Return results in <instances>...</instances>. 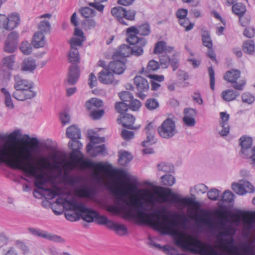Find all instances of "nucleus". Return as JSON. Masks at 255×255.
Instances as JSON below:
<instances>
[{"label":"nucleus","mask_w":255,"mask_h":255,"mask_svg":"<svg viewBox=\"0 0 255 255\" xmlns=\"http://www.w3.org/2000/svg\"><path fill=\"white\" fill-rule=\"evenodd\" d=\"M216 212L221 217V219L214 221L210 212L202 210L196 222L201 226L207 227L213 234L219 232L216 238L220 242V251L195 236L180 231L177 229V226L179 224L178 221L169 220L168 216L165 215L161 218L158 211L149 212V226L162 235L170 236L177 247L193 254L201 255H255L254 242H246L242 244L240 246L242 252L240 251L239 248L234 244L233 237L236 233L235 229L231 225H226L228 219L226 213L220 210H217Z\"/></svg>","instance_id":"obj_1"},{"label":"nucleus","mask_w":255,"mask_h":255,"mask_svg":"<svg viewBox=\"0 0 255 255\" xmlns=\"http://www.w3.org/2000/svg\"><path fill=\"white\" fill-rule=\"evenodd\" d=\"M3 149L2 163L12 168L22 170L27 177L34 178V184L37 189L34 190L33 195L36 198H45V194L43 192L46 190H52L56 188L66 189L57 186H54L51 188H45L44 187L47 182L45 171L56 169L59 175H61L62 162H56L52 165L47 158L42 157L39 159L40 162L37 165H35L29 163L32 159V153L26 147L18 148L12 144L6 143L3 146Z\"/></svg>","instance_id":"obj_2"},{"label":"nucleus","mask_w":255,"mask_h":255,"mask_svg":"<svg viewBox=\"0 0 255 255\" xmlns=\"http://www.w3.org/2000/svg\"><path fill=\"white\" fill-rule=\"evenodd\" d=\"M43 192L46 199H52L56 196L58 197L56 203L62 206L63 208L67 210L65 214L67 220L73 222L82 218L85 221L88 214V208L77 201L69 189L56 188L54 190H46Z\"/></svg>","instance_id":"obj_3"},{"label":"nucleus","mask_w":255,"mask_h":255,"mask_svg":"<svg viewBox=\"0 0 255 255\" xmlns=\"http://www.w3.org/2000/svg\"><path fill=\"white\" fill-rule=\"evenodd\" d=\"M85 40L84 32L82 30L75 28L74 36L70 41L71 49L68 53L69 61L73 64L69 67L67 82L69 85L75 84L79 79L80 72L76 64L80 61L78 47L81 46Z\"/></svg>","instance_id":"obj_4"},{"label":"nucleus","mask_w":255,"mask_h":255,"mask_svg":"<svg viewBox=\"0 0 255 255\" xmlns=\"http://www.w3.org/2000/svg\"><path fill=\"white\" fill-rule=\"evenodd\" d=\"M72 170L62 169V179L63 183L67 185L75 188L74 193L76 196L89 200L94 199L96 196V189L92 186H84L77 188V185L85 182L86 178L82 175H70V172Z\"/></svg>","instance_id":"obj_5"},{"label":"nucleus","mask_w":255,"mask_h":255,"mask_svg":"<svg viewBox=\"0 0 255 255\" xmlns=\"http://www.w3.org/2000/svg\"><path fill=\"white\" fill-rule=\"evenodd\" d=\"M79 161L82 168L94 169L93 177L98 182L102 181V173L109 174L111 171L112 172L111 176H117L120 180L127 178V174L124 170L111 169L112 166L111 164H107L102 162H93L89 159H79Z\"/></svg>","instance_id":"obj_6"},{"label":"nucleus","mask_w":255,"mask_h":255,"mask_svg":"<svg viewBox=\"0 0 255 255\" xmlns=\"http://www.w3.org/2000/svg\"><path fill=\"white\" fill-rule=\"evenodd\" d=\"M14 88L15 91L12 93V96L15 99L23 101L35 97L36 92L33 90L32 82L23 79L19 75L14 77Z\"/></svg>","instance_id":"obj_7"},{"label":"nucleus","mask_w":255,"mask_h":255,"mask_svg":"<svg viewBox=\"0 0 255 255\" xmlns=\"http://www.w3.org/2000/svg\"><path fill=\"white\" fill-rule=\"evenodd\" d=\"M232 217L235 218L234 222L238 224L242 222L243 234L245 237L248 238L252 233H255V212L251 213L239 210Z\"/></svg>","instance_id":"obj_8"},{"label":"nucleus","mask_w":255,"mask_h":255,"mask_svg":"<svg viewBox=\"0 0 255 255\" xmlns=\"http://www.w3.org/2000/svg\"><path fill=\"white\" fill-rule=\"evenodd\" d=\"M21 135V131L20 129H16L14 130L13 131L9 133L6 136V138L8 140V141L5 142L4 143L0 144V148L2 147L6 143H9L14 145L16 148H23L24 147H27L31 152L32 150L36 149L39 145V141L36 137H30L28 134H24L23 137L21 139V141H23L26 144L30 143V146H19L17 144L12 143V142H15L17 141L19 137Z\"/></svg>","instance_id":"obj_9"},{"label":"nucleus","mask_w":255,"mask_h":255,"mask_svg":"<svg viewBox=\"0 0 255 255\" xmlns=\"http://www.w3.org/2000/svg\"><path fill=\"white\" fill-rule=\"evenodd\" d=\"M150 32L149 25L144 23L140 25L138 28L135 26H131L127 30V40L129 43H134L138 42V39H141L137 36V34L141 35H148Z\"/></svg>","instance_id":"obj_10"},{"label":"nucleus","mask_w":255,"mask_h":255,"mask_svg":"<svg viewBox=\"0 0 255 255\" xmlns=\"http://www.w3.org/2000/svg\"><path fill=\"white\" fill-rule=\"evenodd\" d=\"M157 131L161 137L165 139L170 138L177 132L175 123L171 119L167 118L158 128Z\"/></svg>","instance_id":"obj_11"},{"label":"nucleus","mask_w":255,"mask_h":255,"mask_svg":"<svg viewBox=\"0 0 255 255\" xmlns=\"http://www.w3.org/2000/svg\"><path fill=\"white\" fill-rule=\"evenodd\" d=\"M135 11L130 10L127 11L125 8L121 6L115 7L112 8L111 13L122 24L128 25V24L125 21L124 18L129 20L134 19Z\"/></svg>","instance_id":"obj_12"},{"label":"nucleus","mask_w":255,"mask_h":255,"mask_svg":"<svg viewBox=\"0 0 255 255\" xmlns=\"http://www.w3.org/2000/svg\"><path fill=\"white\" fill-rule=\"evenodd\" d=\"M110 189L113 191L116 194L125 197L130 193H134L137 189V185L134 183H128L126 187L125 184L122 183L121 187L118 186V182L114 181L110 186Z\"/></svg>","instance_id":"obj_13"},{"label":"nucleus","mask_w":255,"mask_h":255,"mask_svg":"<svg viewBox=\"0 0 255 255\" xmlns=\"http://www.w3.org/2000/svg\"><path fill=\"white\" fill-rule=\"evenodd\" d=\"M232 187L233 191L239 195H244L247 193H253L255 191L254 186L249 181L244 180L233 182Z\"/></svg>","instance_id":"obj_14"},{"label":"nucleus","mask_w":255,"mask_h":255,"mask_svg":"<svg viewBox=\"0 0 255 255\" xmlns=\"http://www.w3.org/2000/svg\"><path fill=\"white\" fill-rule=\"evenodd\" d=\"M19 35L16 31L11 32L6 37L3 46V50L7 53L15 51L18 43Z\"/></svg>","instance_id":"obj_15"},{"label":"nucleus","mask_w":255,"mask_h":255,"mask_svg":"<svg viewBox=\"0 0 255 255\" xmlns=\"http://www.w3.org/2000/svg\"><path fill=\"white\" fill-rule=\"evenodd\" d=\"M240 71L238 70L231 69L228 71L224 75L225 80L231 83H235L233 87L238 90H242L246 83L244 80L236 83L238 79L240 77Z\"/></svg>","instance_id":"obj_16"},{"label":"nucleus","mask_w":255,"mask_h":255,"mask_svg":"<svg viewBox=\"0 0 255 255\" xmlns=\"http://www.w3.org/2000/svg\"><path fill=\"white\" fill-rule=\"evenodd\" d=\"M134 83L138 91L137 96L141 99H145L146 95L144 93L149 89V84L147 80L137 76L134 78Z\"/></svg>","instance_id":"obj_17"},{"label":"nucleus","mask_w":255,"mask_h":255,"mask_svg":"<svg viewBox=\"0 0 255 255\" xmlns=\"http://www.w3.org/2000/svg\"><path fill=\"white\" fill-rule=\"evenodd\" d=\"M240 140L241 146V156L243 158H248L252 152V139L250 137L244 135L240 138Z\"/></svg>","instance_id":"obj_18"},{"label":"nucleus","mask_w":255,"mask_h":255,"mask_svg":"<svg viewBox=\"0 0 255 255\" xmlns=\"http://www.w3.org/2000/svg\"><path fill=\"white\" fill-rule=\"evenodd\" d=\"M28 231L33 235L56 242H61L62 239L58 236L51 234L39 229L29 228Z\"/></svg>","instance_id":"obj_19"},{"label":"nucleus","mask_w":255,"mask_h":255,"mask_svg":"<svg viewBox=\"0 0 255 255\" xmlns=\"http://www.w3.org/2000/svg\"><path fill=\"white\" fill-rule=\"evenodd\" d=\"M87 213L88 214L85 219V221L87 222L90 223L96 220L98 224L106 225L108 222V219L105 216L100 215L97 212L89 208Z\"/></svg>","instance_id":"obj_20"},{"label":"nucleus","mask_w":255,"mask_h":255,"mask_svg":"<svg viewBox=\"0 0 255 255\" xmlns=\"http://www.w3.org/2000/svg\"><path fill=\"white\" fill-rule=\"evenodd\" d=\"M131 54V47L123 44L118 49L113 55L114 59H122L126 61V57Z\"/></svg>","instance_id":"obj_21"},{"label":"nucleus","mask_w":255,"mask_h":255,"mask_svg":"<svg viewBox=\"0 0 255 255\" xmlns=\"http://www.w3.org/2000/svg\"><path fill=\"white\" fill-rule=\"evenodd\" d=\"M113 61L111 62L108 65V68L113 73L116 74H122L126 68V61L122 60V59H114Z\"/></svg>","instance_id":"obj_22"},{"label":"nucleus","mask_w":255,"mask_h":255,"mask_svg":"<svg viewBox=\"0 0 255 255\" xmlns=\"http://www.w3.org/2000/svg\"><path fill=\"white\" fill-rule=\"evenodd\" d=\"M134 121L135 118L133 116L128 114H124L120 116L118 119L119 124H121L124 127L130 129H137L138 128V127H135L132 126Z\"/></svg>","instance_id":"obj_23"},{"label":"nucleus","mask_w":255,"mask_h":255,"mask_svg":"<svg viewBox=\"0 0 255 255\" xmlns=\"http://www.w3.org/2000/svg\"><path fill=\"white\" fill-rule=\"evenodd\" d=\"M99 81L104 84H109L113 82L114 76L109 69H104L99 73Z\"/></svg>","instance_id":"obj_24"},{"label":"nucleus","mask_w":255,"mask_h":255,"mask_svg":"<svg viewBox=\"0 0 255 255\" xmlns=\"http://www.w3.org/2000/svg\"><path fill=\"white\" fill-rule=\"evenodd\" d=\"M20 18L19 14L16 12L11 13L6 16V30H12L16 27L20 23Z\"/></svg>","instance_id":"obj_25"},{"label":"nucleus","mask_w":255,"mask_h":255,"mask_svg":"<svg viewBox=\"0 0 255 255\" xmlns=\"http://www.w3.org/2000/svg\"><path fill=\"white\" fill-rule=\"evenodd\" d=\"M129 44L134 45L133 47H131V54L135 56H140L142 55L143 52V47L146 45V41L145 38H142L141 39H138V42Z\"/></svg>","instance_id":"obj_26"},{"label":"nucleus","mask_w":255,"mask_h":255,"mask_svg":"<svg viewBox=\"0 0 255 255\" xmlns=\"http://www.w3.org/2000/svg\"><path fill=\"white\" fill-rule=\"evenodd\" d=\"M36 67L35 60L30 57L24 59L21 65V70L24 72L32 73Z\"/></svg>","instance_id":"obj_27"},{"label":"nucleus","mask_w":255,"mask_h":255,"mask_svg":"<svg viewBox=\"0 0 255 255\" xmlns=\"http://www.w3.org/2000/svg\"><path fill=\"white\" fill-rule=\"evenodd\" d=\"M32 43L35 48L43 47L46 43L44 33L39 31L35 33Z\"/></svg>","instance_id":"obj_28"},{"label":"nucleus","mask_w":255,"mask_h":255,"mask_svg":"<svg viewBox=\"0 0 255 255\" xmlns=\"http://www.w3.org/2000/svg\"><path fill=\"white\" fill-rule=\"evenodd\" d=\"M66 135L70 139H80L81 131L76 125H72L67 128Z\"/></svg>","instance_id":"obj_29"},{"label":"nucleus","mask_w":255,"mask_h":255,"mask_svg":"<svg viewBox=\"0 0 255 255\" xmlns=\"http://www.w3.org/2000/svg\"><path fill=\"white\" fill-rule=\"evenodd\" d=\"M15 63V56L14 55H8L3 57L1 61L2 68L8 70H12Z\"/></svg>","instance_id":"obj_30"},{"label":"nucleus","mask_w":255,"mask_h":255,"mask_svg":"<svg viewBox=\"0 0 255 255\" xmlns=\"http://www.w3.org/2000/svg\"><path fill=\"white\" fill-rule=\"evenodd\" d=\"M239 95V92L229 89L222 92V97L226 101H231L235 100Z\"/></svg>","instance_id":"obj_31"},{"label":"nucleus","mask_w":255,"mask_h":255,"mask_svg":"<svg viewBox=\"0 0 255 255\" xmlns=\"http://www.w3.org/2000/svg\"><path fill=\"white\" fill-rule=\"evenodd\" d=\"M86 107L89 111L94 110L103 106L102 100L97 98H92L86 103Z\"/></svg>","instance_id":"obj_32"},{"label":"nucleus","mask_w":255,"mask_h":255,"mask_svg":"<svg viewBox=\"0 0 255 255\" xmlns=\"http://www.w3.org/2000/svg\"><path fill=\"white\" fill-rule=\"evenodd\" d=\"M119 154V163L121 165H126L132 159L131 154L127 151H122Z\"/></svg>","instance_id":"obj_33"},{"label":"nucleus","mask_w":255,"mask_h":255,"mask_svg":"<svg viewBox=\"0 0 255 255\" xmlns=\"http://www.w3.org/2000/svg\"><path fill=\"white\" fill-rule=\"evenodd\" d=\"M79 12L83 17L86 18H93L96 14V12L94 9L88 6L80 8Z\"/></svg>","instance_id":"obj_34"},{"label":"nucleus","mask_w":255,"mask_h":255,"mask_svg":"<svg viewBox=\"0 0 255 255\" xmlns=\"http://www.w3.org/2000/svg\"><path fill=\"white\" fill-rule=\"evenodd\" d=\"M1 92L4 96V103L6 107L10 110L13 109L14 106L12 102L11 96L9 91L6 89L2 88L1 89Z\"/></svg>","instance_id":"obj_35"},{"label":"nucleus","mask_w":255,"mask_h":255,"mask_svg":"<svg viewBox=\"0 0 255 255\" xmlns=\"http://www.w3.org/2000/svg\"><path fill=\"white\" fill-rule=\"evenodd\" d=\"M89 137L90 142L87 144L86 147L87 152H89L91 151L94 145H96L100 143L104 142L105 141L104 137H100L96 136H91Z\"/></svg>","instance_id":"obj_36"},{"label":"nucleus","mask_w":255,"mask_h":255,"mask_svg":"<svg viewBox=\"0 0 255 255\" xmlns=\"http://www.w3.org/2000/svg\"><path fill=\"white\" fill-rule=\"evenodd\" d=\"M106 152V147L104 144L100 145H94L92 150L88 152L90 156L95 157L99 154L104 155Z\"/></svg>","instance_id":"obj_37"},{"label":"nucleus","mask_w":255,"mask_h":255,"mask_svg":"<svg viewBox=\"0 0 255 255\" xmlns=\"http://www.w3.org/2000/svg\"><path fill=\"white\" fill-rule=\"evenodd\" d=\"M232 10L233 12L239 16H242L246 12V6L242 3H237L232 6Z\"/></svg>","instance_id":"obj_38"},{"label":"nucleus","mask_w":255,"mask_h":255,"mask_svg":"<svg viewBox=\"0 0 255 255\" xmlns=\"http://www.w3.org/2000/svg\"><path fill=\"white\" fill-rule=\"evenodd\" d=\"M161 179L163 184L167 186H172L175 183V177L170 174L163 175Z\"/></svg>","instance_id":"obj_39"},{"label":"nucleus","mask_w":255,"mask_h":255,"mask_svg":"<svg viewBox=\"0 0 255 255\" xmlns=\"http://www.w3.org/2000/svg\"><path fill=\"white\" fill-rule=\"evenodd\" d=\"M243 49L245 52L251 54L255 51V44L251 40L245 41L243 45Z\"/></svg>","instance_id":"obj_40"},{"label":"nucleus","mask_w":255,"mask_h":255,"mask_svg":"<svg viewBox=\"0 0 255 255\" xmlns=\"http://www.w3.org/2000/svg\"><path fill=\"white\" fill-rule=\"evenodd\" d=\"M158 169L164 172H171L174 170L173 165L169 163L161 162L157 165Z\"/></svg>","instance_id":"obj_41"},{"label":"nucleus","mask_w":255,"mask_h":255,"mask_svg":"<svg viewBox=\"0 0 255 255\" xmlns=\"http://www.w3.org/2000/svg\"><path fill=\"white\" fill-rule=\"evenodd\" d=\"M234 200V194L229 190L225 191L221 197L220 200L223 202L231 203Z\"/></svg>","instance_id":"obj_42"},{"label":"nucleus","mask_w":255,"mask_h":255,"mask_svg":"<svg viewBox=\"0 0 255 255\" xmlns=\"http://www.w3.org/2000/svg\"><path fill=\"white\" fill-rule=\"evenodd\" d=\"M129 105L123 102H118L116 104L115 108L117 111L120 113V116L124 114L128 111Z\"/></svg>","instance_id":"obj_43"},{"label":"nucleus","mask_w":255,"mask_h":255,"mask_svg":"<svg viewBox=\"0 0 255 255\" xmlns=\"http://www.w3.org/2000/svg\"><path fill=\"white\" fill-rule=\"evenodd\" d=\"M203 45L208 48H212L213 43L209 34L207 32H204L202 35Z\"/></svg>","instance_id":"obj_44"},{"label":"nucleus","mask_w":255,"mask_h":255,"mask_svg":"<svg viewBox=\"0 0 255 255\" xmlns=\"http://www.w3.org/2000/svg\"><path fill=\"white\" fill-rule=\"evenodd\" d=\"M19 48L25 55H29L32 51L31 44L27 41H23L21 43Z\"/></svg>","instance_id":"obj_45"},{"label":"nucleus","mask_w":255,"mask_h":255,"mask_svg":"<svg viewBox=\"0 0 255 255\" xmlns=\"http://www.w3.org/2000/svg\"><path fill=\"white\" fill-rule=\"evenodd\" d=\"M166 42L163 41H159L157 42L155 45L154 49V54H160L165 51L166 48Z\"/></svg>","instance_id":"obj_46"},{"label":"nucleus","mask_w":255,"mask_h":255,"mask_svg":"<svg viewBox=\"0 0 255 255\" xmlns=\"http://www.w3.org/2000/svg\"><path fill=\"white\" fill-rule=\"evenodd\" d=\"M50 24L48 21H42L38 25L39 32L46 33L50 31Z\"/></svg>","instance_id":"obj_47"},{"label":"nucleus","mask_w":255,"mask_h":255,"mask_svg":"<svg viewBox=\"0 0 255 255\" xmlns=\"http://www.w3.org/2000/svg\"><path fill=\"white\" fill-rule=\"evenodd\" d=\"M220 191L216 189H212L207 193V195L209 199L213 201L220 200L219 198Z\"/></svg>","instance_id":"obj_48"},{"label":"nucleus","mask_w":255,"mask_h":255,"mask_svg":"<svg viewBox=\"0 0 255 255\" xmlns=\"http://www.w3.org/2000/svg\"><path fill=\"white\" fill-rule=\"evenodd\" d=\"M120 99L124 102H130L133 98L131 93L128 91H124L119 93Z\"/></svg>","instance_id":"obj_49"},{"label":"nucleus","mask_w":255,"mask_h":255,"mask_svg":"<svg viewBox=\"0 0 255 255\" xmlns=\"http://www.w3.org/2000/svg\"><path fill=\"white\" fill-rule=\"evenodd\" d=\"M178 20L179 24L185 28L186 31L190 30L193 28L194 24L192 23H190L189 19L187 17L181 18Z\"/></svg>","instance_id":"obj_50"},{"label":"nucleus","mask_w":255,"mask_h":255,"mask_svg":"<svg viewBox=\"0 0 255 255\" xmlns=\"http://www.w3.org/2000/svg\"><path fill=\"white\" fill-rule=\"evenodd\" d=\"M146 140L142 142L141 144L143 146H148L155 142L154 133L149 132L146 133Z\"/></svg>","instance_id":"obj_51"},{"label":"nucleus","mask_w":255,"mask_h":255,"mask_svg":"<svg viewBox=\"0 0 255 255\" xmlns=\"http://www.w3.org/2000/svg\"><path fill=\"white\" fill-rule=\"evenodd\" d=\"M146 107L150 110H153L159 106L157 101L155 99H148L146 102Z\"/></svg>","instance_id":"obj_52"},{"label":"nucleus","mask_w":255,"mask_h":255,"mask_svg":"<svg viewBox=\"0 0 255 255\" xmlns=\"http://www.w3.org/2000/svg\"><path fill=\"white\" fill-rule=\"evenodd\" d=\"M159 60L160 64L163 68H167L169 66L170 62V59L166 54L160 56Z\"/></svg>","instance_id":"obj_53"},{"label":"nucleus","mask_w":255,"mask_h":255,"mask_svg":"<svg viewBox=\"0 0 255 255\" xmlns=\"http://www.w3.org/2000/svg\"><path fill=\"white\" fill-rule=\"evenodd\" d=\"M178 52L175 51L173 55V58L170 59V63L173 71L176 70L179 66V59L178 58Z\"/></svg>","instance_id":"obj_54"},{"label":"nucleus","mask_w":255,"mask_h":255,"mask_svg":"<svg viewBox=\"0 0 255 255\" xmlns=\"http://www.w3.org/2000/svg\"><path fill=\"white\" fill-rule=\"evenodd\" d=\"M159 68V64L158 62L154 60H150L146 67V69L148 72L157 70Z\"/></svg>","instance_id":"obj_55"},{"label":"nucleus","mask_w":255,"mask_h":255,"mask_svg":"<svg viewBox=\"0 0 255 255\" xmlns=\"http://www.w3.org/2000/svg\"><path fill=\"white\" fill-rule=\"evenodd\" d=\"M78 139H71L68 143L69 147L71 149H81L83 144L82 143L77 140Z\"/></svg>","instance_id":"obj_56"},{"label":"nucleus","mask_w":255,"mask_h":255,"mask_svg":"<svg viewBox=\"0 0 255 255\" xmlns=\"http://www.w3.org/2000/svg\"><path fill=\"white\" fill-rule=\"evenodd\" d=\"M59 117L61 122L63 125L64 126L70 123V117L67 112L65 111L61 112L60 114Z\"/></svg>","instance_id":"obj_57"},{"label":"nucleus","mask_w":255,"mask_h":255,"mask_svg":"<svg viewBox=\"0 0 255 255\" xmlns=\"http://www.w3.org/2000/svg\"><path fill=\"white\" fill-rule=\"evenodd\" d=\"M84 26L88 29H91L94 28L96 27V23L95 20L93 18H87L83 21Z\"/></svg>","instance_id":"obj_58"},{"label":"nucleus","mask_w":255,"mask_h":255,"mask_svg":"<svg viewBox=\"0 0 255 255\" xmlns=\"http://www.w3.org/2000/svg\"><path fill=\"white\" fill-rule=\"evenodd\" d=\"M208 72L210 76V84L211 89L212 90L215 89V73L212 67H209Z\"/></svg>","instance_id":"obj_59"},{"label":"nucleus","mask_w":255,"mask_h":255,"mask_svg":"<svg viewBox=\"0 0 255 255\" xmlns=\"http://www.w3.org/2000/svg\"><path fill=\"white\" fill-rule=\"evenodd\" d=\"M129 108L132 111L138 110L141 106V103L138 100L132 99L128 104Z\"/></svg>","instance_id":"obj_60"},{"label":"nucleus","mask_w":255,"mask_h":255,"mask_svg":"<svg viewBox=\"0 0 255 255\" xmlns=\"http://www.w3.org/2000/svg\"><path fill=\"white\" fill-rule=\"evenodd\" d=\"M115 231L119 235H125L127 233V229L126 227L121 224H117Z\"/></svg>","instance_id":"obj_61"},{"label":"nucleus","mask_w":255,"mask_h":255,"mask_svg":"<svg viewBox=\"0 0 255 255\" xmlns=\"http://www.w3.org/2000/svg\"><path fill=\"white\" fill-rule=\"evenodd\" d=\"M104 111L103 110H97L96 109L92 110L90 115L94 120L99 119L104 115Z\"/></svg>","instance_id":"obj_62"},{"label":"nucleus","mask_w":255,"mask_h":255,"mask_svg":"<svg viewBox=\"0 0 255 255\" xmlns=\"http://www.w3.org/2000/svg\"><path fill=\"white\" fill-rule=\"evenodd\" d=\"M184 116H187L190 118H195L197 115V111L193 108H186L184 110Z\"/></svg>","instance_id":"obj_63"},{"label":"nucleus","mask_w":255,"mask_h":255,"mask_svg":"<svg viewBox=\"0 0 255 255\" xmlns=\"http://www.w3.org/2000/svg\"><path fill=\"white\" fill-rule=\"evenodd\" d=\"M242 100L244 102L251 104L255 100V97L249 93H245L242 95Z\"/></svg>","instance_id":"obj_64"}]
</instances>
